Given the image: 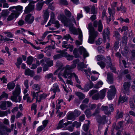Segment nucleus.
Here are the masks:
<instances>
[{
    "mask_svg": "<svg viewBox=\"0 0 135 135\" xmlns=\"http://www.w3.org/2000/svg\"><path fill=\"white\" fill-rule=\"evenodd\" d=\"M68 43L67 41H63L62 43V46L63 47L67 48L68 46V45H67Z\"/></svg>",
    "mask_w": 135,
    "mask_h": 135,
    "instance_id": "obj_55",
    "label": "nucleus"
},
{
    "mask_svg": "<svg viewBox=\"0 0 135 135\" xmlns=\"http://www.w3.org/2000/svg\"><path fill=\"white\" fill-rule=\"evenodd\" d=\"M81 122H78L77 121H75L73 123V127H74L75 126L76 128H78L80 127L81 125Z\"/></svg>",
    "mask_w": 135,
    "mask_h": 135,
    "instance_id": "obj_37",
    "label": "nucleus"
},
{
    "mask_svg": "<svg viewBox=\"0 0 135 135\" xmlns=\"http://www.w3.org/2000/svg\"><path fill=\"white\" fill-rule=\"evenodd\" d=\"M100 104H98L97 105V108L95 110L94 114L95 115L98 114L99 112Z\"/></svg>",
    "mask_w": 135,
    "mask_h": 135,
    "instance_id": "obj_63",
    "label": "nucleus"
},
{
    "mask_svg": "<svg viewBox=\"0 0 135 135\" xmlns=\"http://www.w3.org/2000/svg\"><path fill=\"white\" fill-rule=\"evenodd\" d=\"M85 113L87 117L89 118L90 117L91 113L89 109H86L85 111Z\"/></svg>",
    "mask_w": 135,
    "mask_h": 135,
    "instance_id": "obj_48",
    "label": "nucleus"
},
{
    "mask_svg": "<svg viewBox=\"0 0 135 135\" xmlns=\"http://www.w3.org/2000/svg\"><path fill=\"white\" fill-rule=\"evenodd\" d=\"M8 113L9 114L11 113L10 110L9 109L5 111H2L0 110V117H2L7 116Z\"/></svg>",
    "mask_w": 135,
    "mask_h": 135,
    "instance_id": "obj_23",
    "label": "nucleus"
},
{
    "mask_svg": "<svg viewBox=\"0 0 135 135\" xmlns=\"http://www.w3.org/2000/svg\"><path fill=\"white\" fill-rule=\"evenodd\" d=\"M97 64L100 65L102 69L104 68L106 65L105 63L102 61L98 62Z\"/></svg>",
    "mask_w": 135,
    "mask_h": 135,
    "instance_id": "obj_45",
    "label": "nucleus"
},
{
    "mask_svg": "<svg viewBox=\"0 0 135 135\" xmlns=\"http://www.w3.org/2000/svg\"><path fill=\"white\" fill-rule=\"evenodd\" d=\"M87 85L90 88H92L94 86V84L90 80H89V82H88Z\"/></svg>",
    "mask_w": 135,
    "mask_h": 135,
    "instance_id": "obj_64",
    "label": "nucleus"
},
{
    "mask_svg": "<svg viewBox=\"0 0 135 135\" xmlns=\"http://www.w3.org/2000/svg\"><path fill=\"white\" fill-rule=\"evenodd\" d=\"M129 103L130 108L134 109L135 108V105L133 100L130 99L129 100Z\"/></svg>",
    "mask_w": 135,
    "mask_h": 135,
    "instance_id": "obj_31",
    "label": "nucleus"
},
{
    "mask_svg": "<svg viewBox=\"0 0 135 135\" xmlns=\"http://www.w3.org/2000/svg\"><path fill=\"white\" fill-rule=\"evenodd\" d=\"M105 92L106 91L104 89H103L100 91L99 96L100 99H103L104 98L105 96Z\"/></svg>",
    "mask_w": 135,
    "mask_h": 135,
    "instance_id": "obj_27",
    "label": "nucleus"
},
{
    "mask_svg": "<svg viewBox=\"0 0 135 135\" xmlns=\"http://www.w3.org/2000/svg\"><path fill=\"white\" fill-rule=\"evenodd\" d=\"M49 16V14L48 12L47 11H45L44 13V18L46 20V21H47Z\"/></svg>",
    "mask_w": 135,
    "mask_h": 135,
    "instance_id": "obj_41",
    "label": "nucleus"
},
{
    "mask_svg": "<svg viewBox=\"0 0 135 135\" xmlns=\"http://www.w3.org/2000/svg\"><path fill=\"white\" fill-rule=\"evenodd\" d=\"M88 30L89 36L88 42L90 44H93L94 42L95 38L98 35V32L95 31L91 23H90L88 24Z\"/></svg>",
    "mask_w": 135,
    "mask_h": 135,
    "instance_id": "obj_3",
    "label": "nucleus"
},
{
    "mask_svg": "<svg viewBox=\"0 0 135 135\" xmlns=\"http://www.w3.org/2000/svg\"><path fill=\"white\" fill-rule=\"evenodd\" d=\"M59 17L61 21L64 23V26L68 27V25L70 31L74 35H78V31L79 32L78 38L80 41H81L82 40V34L81 30L79 28L77 29L75 27H73V24L72 23L73 22L75 24L76 22L74 16H72L71 18H67L64 15H60Z\"/></svg>",
    "mask_w": 135,
    "mask_h": 135,
    "instance_id": "obj_1",
    "label": "nucleus"
},
{
    "mask_svg": "<svg viewBox=\"0 0 135 135\" xmlns=\"http://www.w3.org/2000/svg\"><path fill=\"white\" fill-rule=\"evenodd\" d=\"M97 59L98 61L103 60L105 59L104 56L102 55H98L97 56Z\"/></svg>",
    "mask_w": 135,
    "mask_h": 135,
    "instance_id": "obj_49",
    "label": "nucleus"
},
{
    "mask_svg": "<svg viewBox=\"0 0 135 135\" xmlns=\"http://www.w3.org/2000/svg\"><path fill=\"white\" fill-rule=\"evenodd\" d=\"M76 66V65L75 64H73L71 66L69 65H66V67L64 68L65 69V71L62 75V76L65 78H68L67 76L70 77L71 76L70 75L72 74L71 73V70L75 68Z\"/></svg>",
    "mask_w": 135,
    "mask_h": 135,
    "instance_id": "obj_5",
    "label": "nucleus"
},
{
    "mask_svg": "<svg viewBox=\"0 0 135 135\" xmlns=\"http://www.w3.org/2000/svg\"><path fill=\"white\" fill-rule=\"evenodd\" d=\"M20 93V86L19 85H17L15 88V90L13 92V96L11 97V99L15 102H17L18 101L17 99L18 97V102H20L21 101V97L19 96Z\"/></svg>",
    "mask_w": 135,
    "mask_h": 135,
    "instance_id": "obj_4",
    "label": "nucleus"
},
{
    "mask_svg": "<svg viewBox=\"0 0 135 135\" xmlns=\"http://www.w3.org/2000/svg\"><path fill=\"white\" fill-rule=\"evenodd\" d=\"M128 37L126 36H124L122 37V43L124 44L125 45H126L127 44V39Z\"/></svg>",
    "mask_w": 135,
    "mask_h": 135,
    "instance_id": "obj_51",
    "label": "nucleus"
},
{
    "mask_svg": "<svg viewBox=\"0 0 135 135\" xmlns=\"http://www.w3.org/2000/svg\"><path fill=\"white\" fill-rule=\"evenodd\" d=\"M40 92V91H38L36 93L35 92H33V93H31V94L32 96L34 98L35 97L37 98V99L38 97V93Z\"/></svg>",
    "mask_w": 135,
    "mask_h": 135,
    "instance_id": "obj_60",
    "label": "nucleus"
},
{
    "mask_svg": "<svg viewBox=\"0 0 135 135\" xmlns=\"http://www.w3.org/2000/svg\"><path fill=\"white\" fill-rule=\"evenodd\" d=\"M34 71L33 70H31L29 69L25 70V74L26 75L30 76L31 77H32L34 75Z\"/></svg>",
    "mask_w": 135,
    "mask_h": 135,
    "instance_id": "obj_15",
    "label": "nucleus"
},
{
    "mask_svg": "<svg viewBox=\"0 0 135 135\" xmlns=\"http://www.w3.org/2000/svg\"><path fill=\"white\" fill-rule=\"evenodd\" d=\"M76 95L79 97L80 99H82L85 97L84 95L82 93L77 92L76 93Z\"/></svg>",
    "mask_w": 135,
    "mask_h": 135,
    "instance_id": "obj_34",
    "label": "nucleus"
},
{
    "mask_svg": "<svg viewBox=\"0 0 135 135\" xmlns=\"http://www.w3.org/2000/svg\"><path fill=\"white\" fill-rule=\"evenodd\" d=\"M44 3H45V2H43L38 3L36 5V9L38 11L40 10L41 9Z\"/></svg>",
    "mask_w": 135,
    "mask_h": 135,
    "instance_id": "obj_22",
    "label": "nucleus"
},
{
    "mask_svg": "<svg viewBox=\"0 0 135 135\" xmlns=\"http://www.w3.org/2000/svg\"><path fill=\"white\" fill-rule=\"evenodd\" d=\"M52 24H54L56 25L55 27L57 28H58L60 26V24L59 22L58 21H53L52 22Z\"/></svg>",
    "mask_w": 135,
    "mask_h": 135,
    "instance_id": "obj_54",
    "label": "nucleus"
},
{
    "mask_svg": "<svg viewBox=\"0 0 135 135\" xmlns=\"http://www.w3.org/2000/svg\"><path fill=\"white\" fill-rule=\"evenodd\" d=\"M64 12L65 15L67 17L69 18L71 16V13L67 9H65Z\"/></svg>",
    "mask_w": 135,
    "mask_h": 135,
    "instance_id": "obj_38",
    "label": "nucleus"
},
{
    "mask_svg": "<svg viewBox=\"0 0 135 135\" xmlns=\"http://www.w3.org/2000/svg\"><path fill=\"white\" fill-rule=\"evenodd\" d=\"M73 112L75 118L79 116L81 114V112L77 109L75 110Z\"/></svg>",
    "mask_w": 135,
    "mask_h": 135,
    "instance_id": "obj_44",
    "label": "nucleus"
},
{
    "mask_svg": "<svg viewBox=\"0 0 135 135\" xmlns=\"http://www.w3.org/2000/svg\"><path fill=\"white\" fill-rule=\"evenodd\" d=\"M126 121V124H128L129 123L133 124V120L132 119L130 118V117H129L127 118V120Z\"/></svg>",
    "mask_w": 135,
    "mask_h": 135,
    "instance_id": "obj_57",
    "label": "nucleus"
},
{
    "mask_svg": "<svg viewBox=\"0 0 135 135\" xmlns=\"http://www.w3.org/2000/svg\"><path fill=\"white\" fill-rule=\"evenodd\" d=\"M45 62L47 64L49 67H50L53 65V62L52 61L46 60Z\"/></svg>",
    "mask_w": 135,
    "mask_h": 135,
    "instance_id": "obj_62",
    "label": "nucleus"
},
{
    "mask_svg": "<svg viewBox=\"0 0 135 135\" xmlns=\"http://www.w3.org/2000/svg\"><path fill=\"white\" fill-rule=\"evenodd\" d=\"M107 81L109 84L113 83V74L111 72H108L107 74Z\"/></svg>",
    "mask_w": 135,
    "mask_h": 135,
    "instance_id": "obj_14",
    "label": "nucleus"
},
{
    "mask_svg": "<svg viewBox=\"0 0 135 135\" xmlns=\"http://www.w3.org/2000/svg\"><path fill=\"white\" fill-rule=\"evenodd\" d=\"M91 14H95L97 13V12L95 9V7L93 5L92 6L91 9Z\"/></svg>",
    "mask_w": 135,
    "mask_h": 135,
    "instance_id": "obj_46",
    "label": "nucleus"
},
{
    "mask_svg": "<svg viewBox=\"0 0 135 135\" xmlns=\"http://www.w3.org/2000/svg\"><path fill=\"white\" fill-rule=\"evenodd\" d=\"M78 66L79 70L82 71L83 68L84 67V64L83 62H81L78 64Z\"/></svg>",
    "mask_w": 135,
    "mask_h": 135,
    "instance_id": "obj_52",
    "label": "nucleus"
},
{
    "mask_svg": "<svg viewBox=\"0 0 135 135\" xmlns=\"http://www.w3.org/2000/svg\"><path fill=\"white\" fill-rule=\"evenodd\" d=\"M108 10L109 11V13L110 15V16L112 15V17H113V15L115 13V11L112 10L111 9L110 7L108 8Z\"/></svg>",
    "mask_w": 135,
    "mask_h": 135,
    "instance_id": "obj_47",
    "label": "nucleus"
},
{
    "mask_svg": "<svg viewBox=\"0 0 135 135\" xmlns=\"http://www.w3.org/2000/svg\"><path fill=\"white\" fill-rule=\"evenodd\" d=\"M70 75L71 76L70 77H69V76H67L68 78L69 79H70L72 77L74 76L75 78L76 81L77 83L79 84H80L81 83L80 81L79 80L78 76L75 73H72V74H71Z\"/></svg>",
    "mask_w": 135,
    "mask_h": 135,
    "instance_id": "obj_21",
    "label": "nucleus"
},
{
    "mask_svg": "<svg viewBox=\"0 0 135 135\" xmlns=\"http://www.w3.org/2000/svg\"><path fill=\"white\" fill-rule=\"evenodd\" d=\"M114 105L111 104L109 105V107L107 106H102L101 109L104 112V114L108 116L110 115L111 114V112L114 110Z\"/></svg>",
    "mask_w": 135,
    "mask_h": 135,
    "instance_id": "obj_6",
    "label": "nucleus"
},
{
    "mask_svg": "<svg viewBox=\"0 0 135 135\" xmlns=\"http://www.w3.org/2000/svg\"><path fill=\"white\" fill-rule=\"evenodd\" d=\"M97 49L98 52L100 53H103L104 50V47L102 46H98Z\"/></svg>",
    "mask_w": 135,
    "mask_h": 135,
    "instance_id": "obj_42",
    "label": "nucleus"
},
{
    "mask_svg": "<svg viewBox=\"0 0 135 135\" xmlns=\"http://www.w3.org/2000/svg\"><path fill=\"white\" fill-rule=\"evenodd\" d=\"M35 2L33 1H31L28 5L26 7L25 10V12L26 13L31 12L32 10L34 8L35 5L34 4Z\"/></svg>",
    "mask_w": 135,
    "mask_h": 135,
    "instance_id": "obj_10",
    "label": "nucleus"
},
{
    "mask_svg": "<svg viewBox=\"0 0 135 135\" xmlns=\"http://www.w3.org/2000/svg\"><path fill=\"white\" fill-rule=\"evenodd\" d=\"M64 38L66 40L68 41L69 38H70L72 41L73 40V39L71 37L70 35L69 34H68L64 36Z\"/></svg>",
    "mask_w": 135,
    "mask_h": 135,
    "instance_id": "obj_53",
    "label": "nucleus"
},
{
    "mask_svg": "<svg viewBox=\"0 0 135 135\" xmlns=\"http://www.w3.org/2000/svg\"><path fill=\"white\" fill-rule=\"evenodd\" d=\"M127 100V98L123 96L121 97V96H120L119 100V102H121L123 103L124 102L126 101Z\"/></svg>",
    "mask_w": 135,
    "mask_h": 135,
    "instance_id": "obj_40",
    "label": "nucleus"
},
{
    "mask_svg": "<svg viewBox=\"0 0 135 135\" xmlns=\"http://www.w3.org/2000/svg\"><path fill=\"white\" fill-rule=\"evenodd\" d=\"M47 94H45L44 93L42 94H41L40 95V99L38 100V102H40L41 100L45 99L47 96Z\"/></svg>",
    "mask_w": 135,
    "mask_h": 135,
    "instance_id": "obj_39",
    "label": "nucleus"
},
{
    "mask_svg": "<svg viewBox=\"0 0 135 135\" xmlns=\"http://www.w3.org/2000/svg\"><path fill=\"white\" fill-rule=\"evenodd\" d=\"M78 50L77 49L75 48L73 51V53L76 57H77L79 56V55L78 54Z\"/></svg>",
    "mask_w": 135,
    "mask_h": 135,
    "instance_id": "obj_56",
    "label": "nucleus"
},
{
    "mask_svg": "<svg viewBox=\"0 0 135 135\" xmlns=\"http://www.w3.org/2000/svg\"><path fill=\"white\" fill-rule=\"evenodd\" d=\"M103 84V83L102 81H99L95 85L94 87L95 88L98 89L101 87Z\"/></svg>",
    "mask_w": 135,
    "mask_h": 135,
    "instance_id": "obj_32",
    "label": "nucleus"
},
{
    "mask_svg": "<svg viewBox=\"0 0 135 135\" xmlns=\"http://www.w3.org/2000/svg\"><path fill=\"white\" fill-rule=\"evenodd\" d=\"M131 84L129 82H125L124 84V89L123 90V92L124 94H128L129 92V89Z\"/></svg>",
    "mask_w": 135,
    "mask_h": 135,
    "instance_id": "obj_12",
    "label": "nucleus"
},
{
    "mask_svg": "<svg viewBox=\"0 0 135 135\" xmlns=\"http://www.w3.org/2000/svg\"><path fill=\"white\" fill-rule=\"evenodd\" d=\"M32 88L35 90H40V88L39 85L38 84H34L33 85Z\"/></svg>",
    "mask_w": 135,
    "mask_h": 135,
    "instance_id": "obj_59",
    "label": "nucleus"
},
{
    "mask_svg": "<svg viewBox=\"0 0 135 135\" xmlns=\"http://www.w3.org/2000/svg\"><path fill=\"white\" fill-rule=\"evenodd\" d=\"M75 118L73 112H71L68 114L66 119L68 120H74Z\"/></svg>",
    "mask_w": 135,
    "mask_h": 135,
    "instance_id": "obj_24",
    "label": "nucleus"
},
{
    "mask_svg": "<svg viewBox=\"0 0 135 135\" xmlns=\"http://www.w3.org/2000/svg\"><path fill=\"white\" fill-rule=\"evenodd\" d=\"M56 65L59 68L57 69L55 72V75L57 74V73L60 69H62L63 65L62 63L59 61H57L56 63Z\"/></svg>",
    "mask_w": 135,
    "mask_h": 135,
    "instance_id": "obj_20",
    "label": "nucleus"
},
{
    "mask_svg": "<svg viewBox=\"0 0 135 135\" xmlns=\"http://www.w3.org/2000/svg\"><path fill=\"white\" fill-rule=\"evenodd\" d=\"M53 89H51L50 91H53V92L54 93H56V92H59L60 91V90L59 87L58 85L56 84H54L53 85Z\"/></svg>",
    "mask_w": 135,
    "mask_h": 135,
    "instance_id": "obj_16",
    "label": "nucleus"
},
{
    "mask_svg": "<svg viewBox=\"0 0 135 135\" xmlns=\"http://www.w3.org/2000/svg\"><path fill=\"white\" fill-rule=\"evenodd\" d=\"M89 95L92 97V99L97 100L99 99V93L97 90H92L89 93Z\"/></svg>",
    "mask_w": 135,
    "mask_h": 135,
    "instance_id": "obj_8",
    "label": "nucleus"
},
{
    "mask_svg": "<svg viewBox=\"0 0 135 135\" xmlns=\"http://www.w3.org/2000/svg\"><path fill=\"white\" fill-rule=\"evenodd\" d=\"M78 51L80 54H83V56L84 57L89 56V54L87 52L86 49L83 46H80L78 49Z\"/></svg>",
    "mask_w": 135,
    "mask_h": 135,
    "instance_id": "obj_13",
    "label": "nucleus"
},
{
    "mask_svg": "<svg viewBox=\"0 0 135 135\" xmlns=\"http://www.w3.org/2000/svg\"><path fill=\"white\" fill-rule=\"evenodd\" d=\"M88 123L87 124H85L83 126V129L86 132L88 129L89 127V124L90 123V121L87 120Z\"/></svg>",
    "mask_w": 135,
    "mask_h": 135,
    "instance_id": "obj_29",
    "label": "nucleus"
},
{
    "mask_svg": "<svg viewBox=\"0 0 135 135\" xmlns=\"http://www.w3.org/2000/svg\"><path fill=\"white\" fill-rule=\"evenodd\" d=\"M116 112L115 117L117 119L122 118L123 117V114L122 112H120L118 109H117L116 111Z\"/></svg>",
    "mask_w": 135,
    "mask_h": 135,
    "instance_id": "obj_17",
    "label": "nucleus"
},
{
    "mask_svg": "<svg viewBox=\"0 0 135 135\" xmlns=\"http://www.w3.org/2000/svg\"><path fill=\"white\" fill-rule=\"evenodd\" d=\"M105 62L108 66H110L112 65L110 57L109 56H107L105 59Z\"/></svg>",
    "mask_w": 135,
    "mask_h": 135,
    "instance_id": "obj_25",
    "label": "nucleus"
},
{
    "mask_svg": "<svg viewBox=\"0 0 135 135\" xmlns=\"http://www.w3.org/2000/svg\"><path fill=\"white\" fill-rule=\"evenodd\" d=\"M22 7L20 6L11 7L9 8V10L12 12L8 17L7 19L9 21L13 20L14 18H17L19 16L22 10Z\"/></svg>",
    "mask_w": 135,
    "mask_h": 135,
    "instance_id": "obj_2",
    "label": "nucleus"
},
{
    "mask_svg": "<svg viewBox=\"0 0 135 135\" xmlns=\"http://www.w3.org/2000/svg\"><path fill=\"white\" fill-rule=\"evenodd\" d=\"M34 20V17L32 16L31 14H29L26 15L25 17V20L28 24H31Z\"/></svg>",
    "mask_w": 135,
    "mask_h": 135,
    "instance_id": "obj_11",
    "label": "nucleus"
},
{
    "mask_svg": "<svg viewBox=\"0 0 135 135\" xmlns=\"http://www.w3.org/2000/svg\"><path fill=\"white\" fill-rule=\"evenodd\" d=\"M74 127L71 126H69L68 127H65V128L64 129V130H68L70 132L73 131Z\"/></svg>",
    "mask_w": 135,
    "mask_h": 135,
    "instance_id": "obj_58",
    "label": "nucleus"
},
{
    "mask_svg": "<svg viewBox=\"0 0 135 135\" xmlns=\"http://www.w3.org/2000/svg\"><path fill=\"white\" fill-rule=\"evenodd\" d=\"M9 14V12L8 10H3L2 12L1 15L2 16L4 17H7Z\"/></svg>",
    "mask_w": 135,
    "mask_h": 135,
    "instance_id": "obj_43",
    "label": "nucleus"
},
{
    "mask_svg": "<svg viewBox=\"0 0 135 135\" xmlns=\"http://www.w3.org/2000/svg\"><path fill=\"white\" fill-rule=\"evenodd\" d=\"M131 54L132 57L131 58V60H134L135 59V50H133L131 52Z\"/></svg>",
    "mask_w": 135,
    "mask_h": 135,
    "instance_id": "obj_50",
    "label": "nucleus"
},
{
    "mask_svg": "<svg viewBox=\"0 0 135 135\" xmlns=\"http://www.w3.org/2000/svg\"><path fill=\"white\" fill-rule=\"evenodd\" d=\"M103 26L101 20H99L98 21V31L99 32H101L103 29Z\"/></svg>",
    "mask_w": 135,
    "mask_h": 135,
    "instance_id": "obj_30",
    "label": "nucleus"
},
{
    "mask_svg": "<svg viewBox=\"0 0 135 135\" xmlns=\"http://www.w3.org/2000/svg\"><path fill=\"white\" fill-rule=\"evenodd\" d=\"M110 89L108 90L107 92V97L109 100L112 99L114 97L116 94V90L114 86H111L110 87Z\"/></svg>",
    "mask_w": 135,
    "mask_h": 135,
    "instance_id": "obj_7",
    "label": "nucleus"
},
{
    "mask_svg": "<svg viewBox=\"0 0 135 135\" xmlns=\"http://www.w3.org/2000/svg\"><path fill=\"white\" fill-rule=\"evenodd\" d=\"M63 120L62 119L60 120L59 122L58 125L57 127V129H59L61 128H63V130L65 128V126L64 125L63 123Z\"/></svg>",
    "mask_w": 135,
    "mask_h": 135,
    "instance_id": "obj_28",
    "label": "nucleus"
},
{
    "mask_svg": "<svg viewBox=\"0 0 135 135\" xmlns=\"http://www.w3.org/2000/svg\"><path fill=\"white\" fill-rule=\"evenodd\" d=\"M109 34L110 32L108 30V29L107 28H106L104 30L103 33L104 37V36H105L106 35L107 38H109Z\"/></svg>",
    "mask_w": 135,
    "mask_h": 135,
    "instance_id": "obj_26",
    "label": "nucleus"
},
{
    "mask_svg": "<svg viewBox=\"0 0 135 135\" xmlns=\"http://www.w3.org/2000/svg\"><path fill=\"white\" fill-rule=\"evenodd\" d=\"M115 55L116 57L119 58V63L120 64H121V61L123 59V57L122 56L121 54L119 52H117L116 53Z\"/></svg>",
    "mask_w": 135,
    "mask_h": 135,
    "instance_id": "obj_35",
    "label": "nucleus"
},
{
    "mask_svg": "<svg viewBox=\"0 0 135 135\" xmlns=\"http://www.w3.org/2000/svg\"><path fill=\"white\" fill-rule=\"evenodd\" d=\"M8 97V95L5 92H3L2 94L0 96V100H2L3 98H5L7 99Z\"/></svg>",
    "mask_w": 135,
    "mask_h": 135,
    "instance_id": "obj_36",
    "label": "nucleus"
},
{
    "mask_svg": "<svg viewBox=\"0 0 135 135\" xmlns=\"http://www.w3.org/2000/svg\"><path fill=\"white\" fill-rule=\"evenodd\" d=\"M4 33L7 34V36L8 37L12 38L13 37V34L11 32H4Z\"/></svg>",
    "mask_w": 135,
    "mask_h": 135,
    "instance_id": "obj_61",
    "label": "nucleus"
},
{
    "mask_svg": "<svg viewBox=\"0 0 135 135\" xmlns=\"http://www.w3.org/2000/svg\"><path fill=\"white\" fill-rule=\"evenodd\" d=\"M0 104V108L2 110H5L7 109L6 106V101H2L1 102Z\"/></svg>",
    "mask_w": 135,
    "mask_h": 135,
    "instance_id": "obj_19",
    "label": "nucleus"
},
{
    "mask_svg": "<svg viewBox=\"0 0 135 135\" xmlns=\"http://www.w3.org/2000/svg\"><path fill=\"white\" fill-rule=\"evenodd\" d=\"M33 57L31 56H29L27 58V64L29 65H31L33 62Z\"/></svg>",
    "mask_w": 135,
    "mask_h": 135,
    "instance_id": "obj_33",
    "label": "nucleus"
},
{
    "mask_svg": "<svg viewBox=\"0 0 135 135\" xmlns=\"http://www.w3.org/2000/svg\"><path fill=\"white\" fill-rule=\"evenodd\" d=\"M106 118L107 116L105 115H103L102 117L100 115H98L97 118V122L99 125H104L107 122Z\"/></svg>",
    "mask_w": 135,
    "mask_h": 135,
    "instance_id": "obj_9",
    "label": "nucleus"
},
{
    "mask_svg": "<svg viewBox=\"0 0 135 135\" xmlns=\"http://www.w3.org/2000/svg\"><path fill=\"white\" fill-rule=\"evenodd\" d=\"M15 86V84L13 82H10L7 85V88L9 91H11V90L13 89Z\"/></svg>",
    "mask_w": 135,
    "mask_h": 135,
    "instance_id": "obj_18",
    "label": "nucleus"
}]
</instances>
